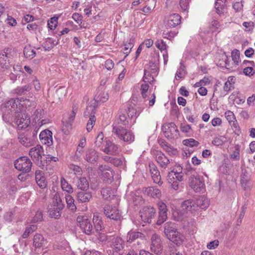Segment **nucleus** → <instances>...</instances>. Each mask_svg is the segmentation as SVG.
<instances>
[{
  "label": "nucleus",
  "mask_w": 255,
  "mask_h": 255,
  "mask_svg": "<svg viewBox=\"0 0 255 255\" xmlns=\"http://www.w3.org/2000/svg\"><path fill=\"white\" fill-rule=\"evenodd\" d=\"M112 132L121 140L130 143L134 141L132 132L122 126H114Z\"/></svg>",
  "instance_id": "1"
},
{
  "label": "nucleus",
  "mask_w": 255,
  "mask_h": 255,
  "mask_svg": "<svg viewBox=\"0 0 255 255\" xmlns=\"http://www.w3.org/2000/svg\"><path fill=\"white\" fill-rule=\"evenodd\" d=\"M14 167L23 173H29L32 166L30 159L27 156H21L14 162Z\"/></svg>",
  "instance_id": "2"
},
{
  "label": "nucleus",
  "mask_w": 255,
  "mask_h": 255,
  "mask_svg": "<svg viewBox=\"0 0 255 255\" xmlns=\"http://www.w3.org/2000/svg\"><path fill=\"white\" fill-rule=\"evenodd\" d=\"M43 152L44 151L42 147L39 144L32 147L29 152V154L32 159L35 161L38 166L42 169L45 166V161H43L42 160Z\"/></svg>",
  "instance_id": "3"
},
{
  "label": "nucleus",
  "mask_w": 255,
  "mask_h": 255,
  "mask_svg": "<svg viewBox=\"0 0 255 255\" xmlns=\"http://www.w3.org/2000/svg\"><path fill=\"white\" fill-rule=\"evenodd\" d=\"M15 54L13 48H4L0 54V66L3 68H7Z\"/></svg>",
  "instance_id": "4"
},
{
  "label": "nucleus",
  "mask_w": 255,
  "mask_h": 255,
  "mask_svg": "<svg viewBox=\"0 0 255 255\" xmlns=\"http://www.w3.org/2000/svg\"><path fill=\"white\" fill-rule=\"evenodd\" d=\"M162 130L165 136L167 138H177L179 135L177 127L173 122L164 124L162 127Z\"/></svg>",
  "instance_id": "5"
},
{
  "label": "nucleus",
  "mask_w": 255,
  "mask_h": 255,
  "mask_svg": "<svg viewBox=\"0 0 255 255\" xmlns=\"http://www.w3.org/2000/svg\"><path fill=\"white\" fill-rule=\"evenodd\" d=\"M109 246L112 249V255H123L120 252L124 248L125 241L119 237L113 238L110 241Z\"/></svg>",
  "instance_id": "6"
},
{
  "label": "nucleus",
  "mask_w": 255,
  "mask_h": 255,
  "mask_svg": "<svg viewBox=\"0 0 255 255\" xmlns=\"http://www.w3.org/2000/svg\"><path fill=\"white\" fill-rule=\"evenodd\" d=\"M14 122L19 129H24L28 127L30 123L29 116L23 112H20L14 116Z\"/></svg>",
  "instance_id": "7"
},
{
  "label": "nucleus",
  "mask_w": 255,
  "mask_h": 255,
  "mask_svg": "<svg viewBox=\"0 0 255 255\" xmlns=\"http://www.w3.org/2000/svg\"><path fill=\"white\" fill-rule=\"evenodd\" d=\"M190 186L196 192H202L204 191L205 184L202 179L198 175L191 176L189 178Z\"/></svg>",
  "instance_id": "8"
},
{
  "label": "nucleus",
  "mask_w": 255,
  "mask_h": 255,
  "mask_svg": "<svg viewBox=\"0 0 255 255\" xmlns=\"http://www.w3.org/2000/svg\"><path fill=\"white\" fill-rule=\"evenodd\" d=\"M155 209L150 206L143 207L139 212L140 216L143 222L150 223L155 216Z\"/></svg>",
  "instance_id": "9"
},
{
  "label": "nucleus",
  "mask_w": 255,
  "mask_h": 255,
  "mask_svg": "<svg viewBox=\"0 0 255 255\" xmlns=\"http://www.w3.org/2000/svg\"><path fill=\"white\" fill-rule=\"evenodd\" d=\"M78 226L86 234L89 235L92 234L93 232V226L91 221L83 216H78L77 218Z\"/></svg>",
  "instance_id": "10"
},
{
  "label": "nucleus",
  "mask_w": 255,
  "mask_h": 255,
  "mask_svg": "<svg viewBox=\"0 0 255 255\" xmlns=\"http://www.w3.org/2000/svg\"><path fill=\"white\" fill-rule=\"evenodd\" d=\"M21 102V99L18 98L11 99L5 103V108L8 111L13 113L14 115L21 111V107L23 105L20 103Z\"/></svg>",
  "instance_id": "11"
},
{
  "label": "nucleus",
  "mask_w": 255,
  "mask_h": 255,
  "mask_svg": "<svg viewBox=\"0 0 255 255\" xmlns=\"http://www.w3.org/2000/svg\"><path fill=\"white\" fill-rule=\"evenodd\" d=\"M99 170L102 172L103 181L111 183L113 181L114 172L112 169L107 165H100Z\"/></svg>",
  "instance_id": "12"
},
{
  "label": "nucleus",
  "mask_w": 255,
  "mask_h": 255,
  "mask_svg": "<svg viewBox=\"0 0 255 255\" xmlns=\"http://www.w3.org/2000/svg\"><path fill=\"white\" fill-rule=\"evenodd\" d=\"M104 214L108 218L115 221H118L121 218V215L116 207L106 205L104 208Z\"/></svg>",
  "instance_id": "13"
},
{
  "label": "nucleus",
  "mask_w": 255,
  "mask_h": 255,
  "mask_svg": "<svg viewBox=\"0 0 255 255\" xmlns=\"http://www.w3.org/2000/svg\"><path fill=\"white\" fill-rule=\"evenodd\" d=\"M102 150L107 154L116 155L120 151V145L115 144L110 140H107L105 147Z\"/></svg>",
  "instance_id": "14"
},
{
  "label": "nucleus",
  "mask_w": 255,
  "mask_h": 255,
  "mask_svg": "<svg viewBox=\"0 0 255 255\" xmlns=\"http://www.w3.org/2000/svg\"><path fill=\"white\" fill-rule=\"evenodd\" d=\"M181 17L177 13H173L165 18V26L167 28H173L181 23Z\"/></svg>",
  "instance_id": "15"
},
{
  "label": "nucleus",
  "mask_w": 255,
  "mask_h": 255,
  "mask_svg": "<svg viewBox=\"0 0 255 255\" xmlns=\"http://www.w3.org/2000/svg\"><path fill=\"white\" fill-rule=\"evenodd\" d=\"M151 244L150 248L152 252L156 254H160L162 251V246L159 236L153 234L151 238Z\"/></svg>",
  "instance_id": "16"
},
{
  "label": "nucleus",
  "mask_w": 255,
  "mask_h": 255,
  "mask_svg": "<svg viewBox=\"0 0 255 255\" xmlns=\"http://www.w3.org/2000/svg\"><path fill=\"white\" fill-rule=\"evenodd\" d=\"M241 177V184L243 188L245 190L250 189L251 182L249 170L246 168H242Z\"/></svg>",
  "instance_id": "17"
},
{
  "label": "nucleus",
  "mask_w": 255,
  "mask_h": 255,
  "mask_svg": "<svg viewBox=\"0 0 255 255\" xmlns=\"http://www.w3.org/2000/svg\"><path fill=\"white\" fill-rule=\"evenodd\" d=\"M39 138L42 144L48 146L53 144L52 132L49 129H45L41 131L39 134Z\"/></svg>",
  "instance_id": "18"
},
{
  "label": "nucleus",
  "mask_w": 255,
  "mask_h": 255,
  "mask_svg": "<svg viewBox=\"0 0 255 255\" xmlns=\"http://www.w3.org/2000/svg\"><path fill=\"white\" fill-rule=\"evenodd\" d=\"M156 161L161 168L165 169L170 163V160L165 155L160 151H156L154 153Z\"/></svg>",
  "instance_id": "19"
},
{
  "label": "nucleus",
  "mask_w": 255,
  "mask_h": 255,
  "mask_svg": "<svg viewBox=\"0 0 255 255\" xmlns=\"http://www.w3.org/2000/svg\"><path fill=\"white\" fill-rule=\"evenodd\" d=\"M158 206L159 209V216L156 222V224L160 225L164 222L167 218V209L166 205L163 202H159L158 203Z\"/></svg>",
  "instance_id": "20"
},
{
  "label": "nucleus",
  "mask_w": 255,
  "mask_h": 255,
  "mask_svg": "<svg viewBox=\"0 0 255 255\" xmlns=\"http://www.w3.org/2000/svg\"><path fill=\"white\" fill-rule=\"evenodd\" d=\"M149 167L153 182L158 185H161L162 182L161 181V176L156 166L153 162H150Z\"/></svg>",
  "instance_id": "21"
},
{
  "label": "nucleus",
  "mask_w": 255,
  "mask_h": 255,
  "mask_svg": "<svg viewBox=\"0 0 255 255\" xmlns=\"http://www.w3.org/2000/svg\"><path fill=\"white\" fill-rule=\"evenodd\" d=\"M143 194L153 198H160L161 196L160 190L156 187H148L142 188Z\"/></svg>",
  "instance_id": "22"
},
{
  "label": "nucleus",
  "mask_w": 255,
  "mask_h": 255,
  "mask_svg": "<svg viewBox=\"0 0 255 255\" xmlns=\"http://www.w3.org/2000/svg\"><path fill=\"white\" fill-rule=\"evenodd\" d=\"M178 170H176V171L172 170L168 173L167 177V180L168 182H172V180L174 178V176L175 177L176 181L180 182L183 180V173L182 172V168L181 167L179 166L177 167Z\"/></svg>",
  "instance_id": "23"
},
{
  "label": "nucleus",
  "mask_w": 255,
  "mask_h": 255,
  "mask_svg": "<svg viewBox=\"0 0 255 255\" xmlns=\"http://www.w3.org/2000/svg\"><path fill=\"white\" fill-rule=\"evenodd\" d=\"M33 245L36 249H39L45 246L47 241L43 236L40 234H36L33 239Z\"/></svg>",
  "instance_id": "24"
},
{
  "label": "nucleus",
  "mask_w": 255,
  "mask_h": 255,
  "mask_svg": "<svg viewBox=\"0 0 255 255\" xmlns=\"http://www.w3.org/2000/svg\"><path fill=\"white\" fill-rule=\"evenodd\" d=\"M76 198L79 203H86L90 201L92 195L91 192L82 190L77 192Z\"/></svg>",
  "instance_id": "25"
},
{
  "label": "nucleus",
  "mask_w": 255,
  "mask_h": 255,
  "mask_svg": "<svg viewBox=\"0 0 255 255\" xmlns=\"http://www.w3.org/2000/svg\"><path fill=\"white\" fill-rule=\"evenodd\" d=\"M147 69L151 73H156L159 70V56L154 55L149 61Z\"/></svg>",
  "instance_id": "26"
},
{
  "label": "nucleus",
  "mask_w": 255,
  "mask_h": 255,
  "mask_svg": "<svg viewBox=\"0 0 255 255\" xmlns=\"http://www.w3.org/2000/svg\"><path fill=\"white\" fill-rule=\"evenodd\" d=\"M35 180L38 186L44 189L47 186V182L45 180V177L43 175V172L40 170H36L35 173Z\"/></svg>",
  "instance_id": "27"
},
{
  "label": "nucleus",
  "mask_w": 255,
  "mask_h": 255,
  "mask_svg": "<svg viewBox=\"0 0 255 255\" xmlns=\"http://www.w3.org/2000/svg\"><path fill=\"white\" fill-rule=\"evenodd\" d=\"M167 238L175 244L178 245H181L183 243L185 237L184 235L176 230L174 233L171 234L170 237H167Z\"/></svg>",
  "instance_id": "28"
},
{
  "label": "nucleus",
  "mask_w": 255,
  "mask_h": 255,
  "mask_svg": "<svg viewBox=\"0 0 255 255\" xmlns=\"http://www.w3.org/2000/svg\"><path fill=\"white\" fill-rule=\"evenodd\" d=\"M85 159L89 163L93 164L98 159V152L94 149H90L86 151Z\"/></svg>",
  "instance_id": "29"
},
{
  "label": "nucleus",
  "mask_w": 255,
  "mask_h": 255,
  "mask_svg": "<svg viewBox=\"0 0 255 255\" xmlns=\"http://www.w3.org/2000/svg\"><path fill=\"white\" fill-rule=\"evenodd\" d=\"M49 207H57L59 210H63L64 207V205L63 204L62 200L60 198V195L58 193H56L54 195L51 203L48 205Z\"/></svg>",
  "instance_id": "30"
},
{
  "label": "nucleus",
  "mask_w": 255,
  "mask_h": 255,
  "mask_svg": "<svg viewBox=\"0 0 255 255\" xmlns=\"http://www.w3.org/2000/svg\"><path fill=\"white\" fill-rule=\"evenodd\" d=\"M195 202V206L199 207L202 209H205L209 206V201L204 196H199Z\"/></svg>",
  "instance_id": "31"
},
{
  "label": "nucleus",
  "mask_w": 255,
  "mask_h": 255,
  "mask_svg": "<svg viewBox=\"0 0 255 255\" xmlns=\"http://www.w3.org/2000/svg\"><path fill=\"white\" fill-rule=\"evenodd\" d=\"M96 111V105L95 102H91L87 106L86 110L84 113L85 118H90L91 116H95Z\"/></svg>",
  "instance_id": "32"
},
{
  "label": "nucleus",
  "mask_w": 255,
  "mask_h": 255,
  "mask_svg": "<svg viewBox=\"0 0 255 255\" xmlns=\"http://www.w3.org/2000/svg\"><path fill=\"white\" fill-rule=\"evenodd\" d=\"M226 0H217L215 3L216 12L221 15L224 13L226 9Z\"/></svg>",
  "instance_id": "33"
},
{
  "label": "nucleus",
  "mask_w": 255,
  "mask_h": 255,
  "mask_svg": "<svg viewBox=\"0 0 255 255\" xmlns=\"http://www.w3.org/2000/svg\"><path fill=\"white\" fill-rule=\"evenodd\" d=\"M77 187L79 189L82 191H87L89 188V182L86 177L78 178Z\"/></svg>",
  "instance_id": "34"
},
{
  "label": "nucleus",
  "mask_w": 255,
  "mask_h": 255,
  "mask_svg": "<svg viewBox=\"0 0 255 255\" xmlns=\"http://www.w3.org/2000/svg\"><path fill=\"white\" fill-rule=\"evenodd\" d=\"M142 109L139 108L138 109H136L134 108L132 106H130L128 108V110L127 112V114L129 118L131 119H133V123L135 122V119L139 115L140 113L141 112Z\"/></svg>",
  "instance_id": "35"
},
{
  "label": "nucleus",
  "mask_w": 255,
  "mask_h": 255,
  "mask_svg": "<svg viewBox=\"0 0 255 255\" xmlns=\"http://www.w3.org/2000/svg\"><path fill=\"white\" fill-rule=\"evenodd\" d=\"M143 237V235L140 232H135L133 231L132 230H130L128 233L127 242L129 243H132L136 239L142 238Z\"/></svg>",
  "instance_id": "36"
},
{
  "label": "nucleus",
  "mask_w": 255,
  "mask_h": 255,
  "mask_svg": "<svg viewBox=\"0 0 255 255\" xmlns=\"http://www.w3.org/2000/svg\"><path fill=\"white\" fill-rule=\"evenodd\" d=\"M195 207V202L193 199H189L184 201L181 204V207L184 212L190 211L192 207Z\"/></svg>",
  "instance_id": "37"
},
{
  "label": "nucleus",
  "mask_w": 255,
  "mask_h": 255,
  "mask_svg": "<svg viewBox=\"0 0 255 255\" xmlns=\"http://www.w3.org/2000/svg\"><path fill=\"white\" fill-rule=\"evenodd\" d=\"M177 230L175 228L174 224L171 222H167L164 225V234L167 238L174 233Z\"/></svg>",
  "instance_id": "38"
},
{
  "label": "nucleus",
  "mask_w": 255,
  "mask_h": 255,
  "mask_svg": "<svg viewBox=\"0 0 255 255\" xmlns=\"http://www.w3.org/2000/svg\"><path fill=\"white\" fill-rule=\"evenodd\" d=\"M31 86L30 84L26 85L22 87H17L14 90V92L18 95L22 96L26 92L30 91Z\"/></svg>",
  "instance_id": "39"
},
{
  "label": "nucleus",
  "mask_w": 255,
  "mask_h": 255,
  "mask_svg": "<svg viewBox=\"0 0 255 255\" xmlns=\"http://www.w3.org/2000/svg\"><path fill=\"white\" fill-rule=\"evenodd\" d=\"M187 72L186 71V68L182 62L180 63V67L177 70L175 74V78L176 79H179L183 78L186 75Z\"/></svg>",
  "instance_id": "40"
},
{
  "label": "nucleus",
  "mask_w": 255,
  "mask_h": 255,
  "mask_svg": "<svg viewBox=\"0 0 255 255\" xmlns=\"http://www.w3.org/2000/svg\"><path fill=\"white\" fill-rule=\"evenodd\" d=\"M65 199L68 209L73 212L75 211L77 207L75 204V200L73 197L71 195L68 194L66 195Z\"/></svg>",
  "instance_id": "41"
},
{
  "label": "nucleus",
  "mask_w": 255,
  "mask_h": 255,
  "mask_svg": "<svg viewBox=\"0 0 255 255\" xmlns=\"http://www.w3.org/2000/svg\"><path fill=\"white\" fill-rule=\"evenodd\" d=\"M62 210H59L57 207H49L48 208V211L50 217L58 219L61 216V211Z\"/></svg>",
  "instance_id": "42"
},
{
  "label": "nucleus",
  "mask_w": 255,
  "mask_h": 255,
  "mask_svg": "<svg viewBox=\"0 0 255 255\" xmlns=\"http://www.w3.org/2000/svg\"><path fill=\"white\" fill-rule=\"evenodd\" d=\"M134 46V40L129 39L126 43L124 44V48L122 50L126 56L130 53L131 49Z\"/></svg>",
  "instance_id": "43"
},
{
  "label": "nucleus",
  "mask_w": 255,
  "mask_h": 255,
  "mask_svg": "<svg viewBox=\"0 0 255 255\" xmlns=\"http://www.w3.org/2000/svg\"><path fill=\"white\" fill-rule=\"evenodd\" d=\"M55 41V40H54L52 38H47L46 39L44 42L43 43V47L45 51H49L52 48L54 47V46L56 45V44L54 43Z\"/></svg>",
  "instance_id": "44"
},
{
  "label": "nucleus",
  "mask_w": 255,
  "mask_h": 255,
  "mask_svg": "<svg viewBox=\"0 0 255 255\" xmlns=\"http://www.w3.org/2000/svg\"><path fill=\"white\" fill-rule=\"evenodd\" d=\"M61 186L62 190L68 193H72L73 192V189L72 186L69 184L66 180L63 177L61 179Z\"/></svg>",
  "instance_id": "45"
},
{
  "label": "nucleus",
  "mask_w": 255,
  "mask_h": 255,
  "mask_svg": "<svg viewBox=\"0 0 255 255\" xmlns=\"http://www.w3.org/2000/svg\"><path fill=\"white\" fill-rule=\"evenodd\" d=\"M18 139L20 143L26 147L31 146L33 143V139L22 134L19 135Z\"/></svg>",
  "instance_id": "46"
},
{
  "label": "nucleus",
  "mask_w": 255,
  "mask_h": 255,
  "mask_svg": "<svg viewBox=\"0 0 255 255\" xmlns=\"http://www.w3.org/2000/svg\"><path fill=\"white\" fill-rule=\"evenodd\" d=\"M23 54L27 58L32 59L36 55V53L30 46H26L23 49Z\"/></svg>",
  "instance_id": "47"
},
{
  "label": "nucleus",
  "mask_w": 255,
  "mask_h": 255,
  "mask_svg": "<svg viewBox=\"0 0 255 255\" xmlns=\"http://www.w3.org/2000/svg\"><path fill=\"white\" fill-rule=\"evenodd\" d=\"M151 72L148 71L147 69L144 70V76L143 77V81L144 82H148L150 84H152L154 81L153 76L152 75Z\"/></svg>",
  "instance_id": "48"
},
{
  "label": "nucleus",
  "mask_w": 255,
  "mask_h": 255,
  "mask_svg": "<svg viewBox=\"0 0 255 255\" xmlns=\"http://www.w3.org/2000/svg\"><path fill=\"white\" fill-rule=\"evenodd\" d=\"M37 229V226L36 225H31L29 227H26L25 230L22 235L23 239L28 238L30 234L33 233Z\"/></svg>",
  "instance_id": "49"
},
{
  "label": "nucleus",
  "mask_w": 255,
  "mask_h": 255,
  "mask_svg": "<svg viewBox=\"0 0 255 255\" xmlns=\"http://www.w3.org/2000/svg\"><path fill=\"white\" fill-rule=\"evenodd\" d=\"M93 223L95 225V231L97 233L100 232L103 229L104 226L103 222L101 220L99 219L98 217L93 218Z\"/></svg>",
  "instance_id": "50"
},
{
  "label": "nucleus",
  "mask_w": 255,
  "mask_h": 255,
  "mask_svg": "<svg viewBox=\"0 0 255 255\" xmlns=\"http://www.w3.org/2000/svg\"><path fill=\"white\" fill-rule=\"evenodd\" d=\"M63 124L62 131L65 134H68L69 130L72 129V122L65 120L63 121Z\"/></svg>",
  "instance_id": "51"
},
{
  "label": "nucleus",
  "mask_w": 255,
  "mask_h": 255,
  "mask_svg": "<svg viewBox=\"0 0 255 255\" xmlns=\"http://www.w3.org/2000/svg\"><path fill=\"white\" fill-rule=\"evenodd\" d=\"M108 94L105 93H101L95 98V101L93 102H95L96 105V103H104L108 99Z\"/></svg>",
  "instance_id": "52"
},
{
  "label": "nucleus",
  "mask_w": 255,
  "mask_h": 255,
  "mask_svg": "<svg viewBox=\"0 0 255 255\" xmlns=\"http://www.w3.org/2000/svg\"><path fill=\"white\" fill-rule=\"evenodd\" d=\"M227 141V138L225 136H220L214 138L212 143L216 146L222 145Z\"/></svg>",
  "instance_id": "53"
},
{
  "label": "nucleus",
  "mask_w": 255,
  "mask_h": 255,
  "mask_svg": "<svg viewBox=\"0 0 255 255\" xmlns=\"http://www.w3.org/2000/svg\"><path fill=\"white\" fill-rule=\"evenodd\" d=\"M240 51L237 49H234L232 52V58L233 61H234L235 65H238L239 62L241 61L240 60Z\"/></svg>",
  "instance_id": "54"
},
{
  "label": "nucleus",
  "mask_w": 255,
  "mask_h": 255,
  "mask_svg": "<svg viewBox=\"0 0 255 255\" xmlns=\"http://www.w3.org/2000/svg\"><path fill=\"white\" fill-rule=\"evenodd\" d=\"M155 45L161 51H167L168 46L166 43L162 39H158L155 42Z\"/></svg>",
  "instance_id": "55"
},
{
  "label": "nucleus",
  "mask_w": 255,
  "mask_h": 255,
  "mask_svg": "<svg viewBox=\"0 0 255 255\" xmlns=\"http://www.w3.org/2000/svg\"><path fill=\"white\" fill-rule=\"evenodd\" d=\"M183 143L184 145L190 147L197 146L199 144L198 141L193 138L184 139L183 141Z\"/></svg>",
  "instance_id": "56"
},
{
  "label": "nucleus",
  "mask_w": 255,
  "mask_h": 255,
  "mask_svg": "<svg viewBox=\"0 0 255 255\" xmlns=\"http://www.w3.org/2000/svg\"><path fill=\"white\" fill-rule=\"evenodd\" d=\"M191 0H179V4L181 9L184 11H188Z\"/></svg>",
  "instance_id": "57"
},
{
  "label": "nucleus",
  "mask_w": 255,
  "mask_h": 255,
  "mask_svg": "<svg viewBox=\"0 0 255 255\" xmlns=\"http://www.w3.org/2000/svg\"><path fill=\"white\" fill-rule=\"evenodd\" d=\"M58 23V17H53L51 18L47 21V25L48 28L50 29H54L57 25Z\"/></svg>",
  "instance_id": "58"
},
{
  "label": "nucleus",
  "mask_w": 255,
  "mask_h": 255,
  "mask_svg": "<svg viewBox=\"0 0 255 255\" xmlns=\"http://www.w3.org/2000/svg\"><path fill=\"white\" fill-rule=\"evenodd\" d=\"M177 32L175 31H166L164 30L163 32V35L164 38L171 40L172 38L174 37L177 34Z\"/></svg>",
  "instance_id": "59"
},
{
  "label": "nucleus",
  "mask_w": 255,
  "mask_h": 255,
  "mask_svg": "<svg viewBox=\"0 0 255 255\" xmlns=\"http://www.w3.org/2000/svg\"><path fill=\"white\" fill-rule=\"evenodd\" d=\"M96 122V117L95 116H91L87 124V130L88 132L92 130L93 125Z\"/></svg>",
  "instance_id": "60"
},
{
  "label": "nucleus",
  "mask_w": 255,
  "mask_h": 255,
  "mask_svg": "<svg viewBox=\"0 0 255 255\" xmlns=\"http://www.w3.org/2000/svg\"><path fill=\"white\" fill-rule=\"evenodd\" d=\"M225 117L228 121L229 123H231L232 122H235L236 118L234 113L231 111H227L225 113Z\"/></svg>",
  "instance_id": "61"
},
{
  "label": "nucleus",
  "mask_w": 255,
  "mask_h": 255,
  "mask_svg": "<svg viewBox=\"0 0 255 255\" xmlns=\"http://www.w3.org/2000/svg\"><path fill=\"white\" fill-rule=\"evenodd\" d=\"M111 193V191L109 188H103L101 190V194L103 197L107 200L110 198Z\"/></svg>",
  "instance_id": "62"
},
{
  "label": "nucleus",
  "mask_w": 255,
  "mask_h": 255,
  "mask_svg": "<svg viewBox=\"0 0 255 255\" xmlns=\"http://www.w3.org/2000/svg\"><path fill=\"white\" fill-rule=\"evenodd\" d=\"M104 134L102 132H100L97 136L95 144L98 147H100L103 142Z\"/></svg>",
  "instance_id": "63"
},
{
  "label": "nucleus",
  "mask_w": 255,
  "mask_h": 255,
  "mask_svg": "<svg viewBox=\"0 0 255 255\" xmlns=\"http://www.w3.org/2000/svg\"><path fill=\"white\" fill-rule=\"evenodd\" d=\"M230 157L234 160H239L240 159V149L238 146H236L235 149L231 154Z\"/></svg>",
  "instance_id": "64"
}]
</instances>
